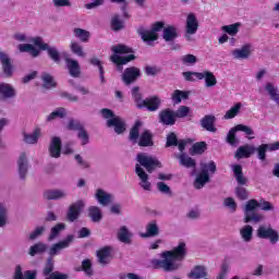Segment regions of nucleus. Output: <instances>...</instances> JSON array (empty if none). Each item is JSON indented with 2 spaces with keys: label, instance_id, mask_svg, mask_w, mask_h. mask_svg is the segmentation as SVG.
Segmentation results:
<instances>
[{
  "label": "nucleus",
  "instance_id": "obj_1",
  "mask_svg": "<svg viewBox=\"0 0 279 279\" xmlns=\"http://www.w3.org/2000/svg\"><path fill=\"white\" fill-rule=\"evenodd\" d=\"M136 161L138 163L135 165V173L140 178V186L144 191H151V182H149V174L147 173H154L156 169H162V162L155 156L145 153L137 154Z\"/></svg>",
  "mask_w": 279,
  "mask_h": 279
},
{
  "label": "nucleus",
  "instance_id": "obj_2",
  "mask_svg": "<svg viewBox=\"0 0 279 279\" xmlns=\"http://www.w3.org/2000/svg\"><path fill=\"white\" fill-rule=\"evenodd\" d=\"M186 256V243L181 242L172 251L161 253L163 259H153L151 265L155 269H163V271H177L182 267V260Z\"/></svg>",
  "mask_w": 279,
  "mask_h": 279
},
{
  "label": "nucleus",
  "instance_id": "obj_3",
  "mask_svg": "<svg viewBox=\"0 0 279 279\" xmlns=\"http://www.w3.org/2000/svg\"><path fill=\"white\" fill-rule=\"evenodd\" d=\"M141 125L142 123L140 121L135 122L130 131L129 140L133 145L137 143L140 147H154V134L149 130H146L140 135Z\"/></svg>",
  "mask_w": 279,
  "mask_h": 279
},
{
  "label": "nucleus",
  "instance_id": "obj_4",
  "mask_svg": "<svg viewBox=\"0 0 279 279\" xmlns=\"http://www.w3.org/2000/svg\"><path fill=\"white\" fill-rule=\"evenodd\" d=\"M132 97L137 108H147L149 112H156V110L160 108V98L158 96H153L150 98L143 99L141 88L138 86L132 88Z\"/></svg>",
  "mask_w": 279,
  "mask_h": 279
},
{
  "label": "nucleus",
  "instance_id": "obj_5",
  "mask_svg": "<svg viewBox=\"0 0 279 279\" xmlns=\"http://www.w3.org/2000/svg\"><path fill=\"white\" fill-rule=\"evenodd\" d=\"M165 22H155L151 26V29H146L143 26L137 28V34L141 36L142 40L147 45H154V41L158 40V32L165 29Z\"/></svg>",
  "mask_w": 279,
  "mask_h": 279
},
{
  "label": "nucleus",
  "instance_id": "obj_6",
  "mask_svg": "<svg viewBox=\"0 0 279 279\" xmlns=\"http://www.w3.org/2000/svg\"><path fill=\"white\" fill-rule=\"evenodd\" d=\"M217 171V165L215 161H209L208 163L206 162H201V173L196 177L194 186L195 189H204L208 182H210V175L209 173H215Z\"/></svg>",
  "mask_w": 279,
  "mask_h": 279
},
{
  "label": "nucleus",
  "instance_id": "obj_7",
  "mask_svg": "<svg viewBox=\"0 0 279 279\" xmlns=\"http://www.w3.org/2000/svg\"><path fill=\"white\" fill-rule=\"evenodd\" d=\"M258 201L250 199L244 205V223H260L264 217L263 214L256 211L258 208Z\"/></svg>",
  "mask_w": 279,
  "mask_h": 279
},
{
  "label": "nucleus",
  "instance_id": "obj_8",
  "mask_svg": "<svg viewBox=\"0 0 279 279\" xmlns=\"http://www.w3.org/2000/svg\"><path fill=\"white\" fill-rule=\"evenodd\" d=\"M29 43H33L35 47H39L41 51H47L48 57L52 59L56 63L60 62V51L58 50V48L49 46V44H45L41 37H35L31 39Z\"/></svg>",
  "mask_w": 279,
  "mask_h": 279
},
{
  "label": "nucleus",
  "instance_id": "obj_9",
  "mask_svg": "<svg viewBox=\"0 0 279 279\" xmlns=\"http://www.w3.org/2000/svg\"><path fill=\"white\" fill-rule=\"evenodd\" d=\"M236 132H244V134H246V136H252L254 135V129L250 128L247 125L244 124H238L234 128H232L228 135H227V143H229V145H232V147H236V145H239V140L236 138Z\"/></svg>",
  "mask_w": 279,
  "mask_h": 279
},
{
  "label": "nucleus",
  "instance_id": "obj_10",
  "mask_svg": "<svg viewBox=\"0 0 279 279\" xmlns=\"http://www.w3.org/2000/svg\"><path fill=\"white\" fill-rule=\"evenodd\" d=\"M73 241H75V235L69 234L63 240L52 244L48 253L49 258H53V256H58V254H60L62 250H66L68 247H71V244H73Z\"/></svg>",
  "mask_w": 279,
  "mask_h": 279
},
{
  "label": "nucleus",
  "instance_id": "obj_11",
  "mask_svg": "<svg viewBox=\"0 0 279 279\" xmlns=\"http://www.w3.org/2000/svg\"><path fill=\"white\" fill-rule=\"evenodd\" d=\"M85 207L86 203L83 199H78L69 206L66 219L70 221V223H73V221H77V219H80V215H82V210H84Z\"/></svg>",
  "mask_w": 279,
  "mask_h": 279
},
{
  "label": "nucleus",
  "instance_id": "obj_12",
  "mask_svg": "<svg viewBox=\"0 0 279 279\" xmlns=\"http://www.w3.org/2000/svg\"><path fill=\"white\" fill-rule=\"evenodd\" d=\"M138 77H141V69L136 66L126 68L122 73V82L125 86H131Z\"/></svg>",
  "mask_w": 279,
  "mask_h": 279
},
{
  "label": "nucleus",
  "instance_id": "obj_13",
  "mask_svg": "<svg viewBox=\"0 0 279 279\" xmlns=\"http://www.w3.org/2000/svg\"><path fill=\"white\" fill-rule=\"evenodd\" d=\"M258 239H268L270 243H278L279 235L278 231L274 230L271 227L260 226L257 229Z\"/></svg>",
  "mask_w": 279,
  "mask_h": 279
},
{
  "label": "nucleus",
  "instance_id": "obj_14",
  "mask_svg": "<svg viewBox=\"0 0 279 279\" xmlns=\"http://www.w3.org/2000/svg\"><path fill=\"white\" fill-rule=\"evenodd\" d=\"M53 257H48L43 271V275L46 277V279H66V275H62L58 271L53 272Z\"/></svg>",
  "mask_w": 279,
  "mask_h": 279
},
{
  "label": "nucleus",
  "instance_id": "obj_15",
  "mask_svg": "<svg viewBox=\"0 0 279 279\" xmlns=\"http://www.w3.org/2000/svg\"><path fill=\"white\" fill-rule=\"evenodd\" d=\"M0 63L2 64V71L5 77H12L14 74V65H12V59L8 53L0 51Z\"/></svg>",
  "mask_w": 279,
  "mask_h": 279
},
{
  "label": "nucleus",
  "instance_id": "obj_16",
  "mask_svg": "<svg viewBox=\"0 0 279 279\" xmlns=\"http://www.w3.org/2000/svg\"><path fill=\"white\" fill-rule=\"evenodd\" d=\"M16 97V88L10 83H0V101L14 99Z\"/></svg>",
  "mask_w": 279,
  "mask_h": 279
},
{
  "label": "nucleus",
  "instance_id": "obj_17",
  "mask_svg": "<svg viewBox=\"0 0 279 279\" xmlns=\"http://www.w3.org/2000/svg\"><path fill=\"white\" fill-rule=\"evenodd\" d=\"M48 151L51 158H60L62 155V140L58 136L51 137Z\"/></svg>",
  "mask_w": 279,
  "mask_h": 279
},
{
  "label": "nucleus",
  "instance_id": "obj_18",
  "mask_svg": "<svg viewBox=\"0 0 279 279\" xmlns=\"http://www.w3.org/2000/svg\"><path fill=\"white\" fill-rule=\"evenodd\" d=\"M17 171L20 180H25L27 178V171H29V160H27V155L22 153L17 159Z\"/></svg>",
  "mask_w": 279,
  "mask_h": 279
},
{
  "label": "nucleus",
  "instance_id": "obj_19",
  "mask_svg": "<svg viewBox=\"0 0 279 279\" xmlns=\"http://www.w3.org/2000/svg\"><path fill=\"white\" fill-rule=\"evenodd\" d=\"M96 256L98 258V263L106 267V265H110V260H112V246H105L97 251Z\"/></svg>",
  "mask_w": 279,
  "mask_h": 279
},
{
  "label": "nucleus",
  "instance_id": "obj_20",
  "mask_svg": "<svg viewBox=\"0 0 279 279\" xmlns=\"http://www.w3.org/2000/svg\"><path fill=\"white\" fill-rule=\"evenodd\" d=\"M255 149L257 151V158L259 160H266L267 151H277L279 149V141L272 144H262Z\"/></svg>",
  "mask_w": 279,
  "mask_h": 279
},
{
  "label": "nucleus",
  "instance_id": "obj_21",
  "mask_svg": "<svg viewBox=\"0 0 279 279\" xmlns=\"http://www.w3.org/2000/svg\"><path fill=\"white\" fill-rule=\"evenodd\" d=\"M66 197H69V192H66V190H46L44 192V199H47L48 202L66 199Z\"/></svg>",
  "mask_w": 279,
  "mask_h": 279
},
{
  "label": "nucleus",
  "instance_id": "obj_22",
  "mask_svg": "<svg viewBox=\"0 0 279 279\" xmlns=\"http://www.w3.org/2000/svg\"><path fill=\"white\" fill-rule=\"evenodd\" d=\"M133 236H134V233H132V231H130L128 226H122L118 229L117 239H118V241H120V243L130 245V244H132Z\"/></svg>",
  "mask_w": 279,
  "mask_h": 279
},
{
  "label": "nucleus",
  "instance_id": "obj_23",
  "mask_svg": "<svg viewBox=\"0 0 279 279\" xmlns=\"http://www.w3.org/2000/svg\"><path fill=\"white\" fill-rule=\"evenodd\" d=\"M95 197L100 206H110L114 199L112 194L106 192L102 189L96 190Z\"/></svg>",
  "mask_w": 279,
  "mask_h": 279
},
{
  "label": "nucleus",
  "instance_id": "obj_24",
  "mask_svg": "<svg viewBox=\"0 0 279 279\" xmlns=\"http://www.w3.org/2000/svg\"><path fill=\"white\" fill-rule=\"evenodd\" d=\"M175 112L171 109H166L159 112V122L162 125H175Z\"/></svg>",
  "mask_w": 279,
  "mask_h": 279
},
{
  "label": "nucleus",
  "instance_id": "obj_25",
  "mask_svg": "<svg viewBox=\"0 0 279 279\" xmlns=\"http://www.w3.org/2000/svg\"><path fill=\"white\" fill-rule=\"evenodd\" d=\"M162 38L166 43H173L178 36H180V33L178 31V26L175 25H167L162 29Z\"/></svg>",
  "mask_w": 279,
  "mask_h": 279
},
{
  "label": "nucleus",
  "instance_id": "obj_26",
  "mask_svg": "<svg viewBox=\"0 0 279 279\" xmlns=\"http://www.w3.org/2000/svg\"><path fill=\"white\" fill-rule=\"evenodd\" d=\"M65 64L71 77H80L82 75V69L77 60L65 58Z\"/></svg>",
  "mask_w": 279,
  "mask_h": 279
},
{
  "label": "nucleus",
  "instance_id": "obj_27",
  "mask_svg": "<svg viewBox=\"0 0 279 279\" xmlns=\"http://www.w3.org/2000/svg\"><path fill=\"white\" fill-rule=\"evenodd\" d=\"M252 54V45L246 44L242 46L240 49H234L232 51V56L234 60H247L250 56Z\"/></svg>",
  "mask_w": 279,
  "mask_h": 279
},
{
  "label": "nucleus",
  "instance_id": "obj_28",
  "mask_svg": "<svg viewBox=\"0 0 279 279\" xmlns=\"http://www.w3.org/2000/svg\"><path fill=\"white\" fill-rule=\"evenodd\" d=\"M107 128H114L116 134H123L125 132V121L121 117L107 120Z\"/></svg>",
  "mask_w": 279,
  "mask_h": 279
},
{
  "label": "nucleus",
  "instance_id": "obj_29",
  "mask_svg": "<svg viewBox=\"0 0 279 279\" xmlns=\"http://www.w3.org/2000/svg\"><path fill=\"white\" fill-rule=\"evenodd\" d=\"M198 27L199 23L197 22V17L195 14L190 13L185 22V32H187V34H197Z\"/></svg>",
  "mask_w": 279,
  "mask_h": 279
},
{
  "label": "nucleus",
  "instance_id": "obj_30",
  "mask_svg": "<svg viewBox=\"0 0 279 279\" xmlns=\"http://www.w3.org/2000/svg\"><path fill=\"white\" fill-rule=\"evenodd\" d=\"M160 234V227H158V223L153 220L146 225V232L142 233L141 236L143 239H149L151 236H158Z\"/></svg>",
  "mask_w": 279,
  "mask_h": 279
},
{
  "label": "nucleus",
  "instance_id": "obj_31",
  "mask_svg": "<svg viewBox=\"0 0 279 279\" xmlns=\"http://www.w3.org/2000/svg\"><path fill=\"white\" fill-rule=\"evenodd\" d=\"M113 64H118L119 71L123 70V64H128V62H132V60H136V56L129 54L128 57H120L119 54H113L110 58Z\"/></svg>",
  "mask_w": 279,
  "mask_h": 279
},
{
  "label": "nucleus",
  "instance_id": "obj_32",
  "mask_svg": "<svg viewBox=\"0 0 279 279\" xmlns=\"http://www.w3.org/2000/svg\"><path fill=\"white\" fill-rule=\"evenodd\" d=\"M208 271L205 266L197 265L194 266L193 269L187 274V278L190 279H204L207 278Z\"/></svg>",
  "mask_w": 279,
  "mask_h": 279
},
{
  "label": "nucleus",
  "instance_id": "obj_33",
  "mask_svg": "<svg viewBox=\"0 0 279 279\" xmlns=\"http://www.w3.org/2000/svg\"><path fill=\"white\" fill-rule=\"evenodd\" d=\"M233 175L240 186H247V178L243 174V167L241 165H234L232 167Z\"/></svg>",
  "mask_w": 279,
  "mask_h": 279
},
{
  "label": "nucleus",
  "instance_id": "obj_34",
  "mask_svg": "<svg viewBox=\"0 0 279 279\" xmlns=\"http://www.w3.org/2000/svg\"><path fill=\"white\" fill-rule=\"evenodd\" d=\"M215 121H217L215 116H205L201 120V126L207 132H217V128H215Z\"/></svg>",
  "mask_w": 279,
  "mask_h": 279
},
{
  "label": "nucleus",
  "instance_id": "obj_35",
  "mask_svg": "<svg viewBox=\"0 0 279 279\" xmlns=\"http://www.w3.org/2000/svg\"><path fill=\"white\" fill-rule=\"evenodd\" d=\"M87 216L94 223H99V221L104 219V214L101 213V208L97 206H89L87 209Z\"/></svg>",
  "mask_w": 279,
  "mask_h": 279
},
{
  "label": "nucleus",
  "instance_id": "obj_36",
  "mask_svg": "<svg viewBox=\"0 0 279 279\" xmlns=\"http://www.w3.org/2000/svg\"><path fill=\"white\" fill-rule=\"evenodd\" d=\"M17 49L21 53H29L32 58H38L40 56V50L36 49L32 44H20Z\"/></svg>",
  "mask_w": 279,
  "mask_h": 279
},
{
  "label": "nucleus",
  "instance_id": "obj_37",
  "mask_svg": "<svg viewBox=\"0 0 279 279\" xmlns=\"http://www.w3.org/2000/svg\"><path fill=\"white\" fill-rule=\"evenodd\" d=\"M178 159L181 167H185L186 169H195V167H197V162L195 161V159L189 157V155L184 153L179 155Z\"/></svg>",
  "mask_w": 279,
  "mask_h": 279
},
{
  "label": "nucleus",
  "instance_id": "obj_38",
  "mask_svg": "<svg viewBox=\"0 0 279 279\" xmlns=\"http://www.w3.org/2000/svg\"><path fill=\"white\" fill-rule=\"evenodd\" d=\"M254 151H256V148H254V146H241L235 151V158H238V160H241V158H250V156L254 154Z\"/></svg>",
  "mask_w": 279,
  "mask_h": 279
},
{
  "label": "nucleus",
  "instance_id": "obj_39",
  "mask_svg": "<svg viewBox=\"0 0 279 279\" xmlns=\"http://www.w3.org/2000/svg\"><path fill=\"white\" fill-rule=\"evenodd\" d=\"M14 279H36V270H26L23 276V268L21 265L15 267Z\"/></svg>",
  "mask_w": 279,
  "mask_h": 279
},
{
  "label": "nucleus",
  "instance_id": "obj_40",
  "mask_svg": "<svg viewBox=\"0 0 279 279\" xmlns=\"http://www.w3.org/2000/svg\"><path fill=\"white\" fill-rule=\"evenodd\" d=\"M66 230V225L64 222H59L54 227L50 229V234L48 236V241H53L60 236L62 232Z\"/></svg>",
  "mask_w": 279,
  "mask_h": 279
},
{
  "label": "nucleus",
  "instance_id": "obj_41",
  "mask_svg": "<svg viewBox=\"0 0 279 279\" xmlns=\"http://www.w3.org/2000/svg\"><path fill=\"white\" fill-rule=\"evenodd\" d=\"M265 90L269 95L270 99L279 107V93L278 87L274 83H266Z\"/></svg>",
  "mask_w": 279,
  "mask_h": 279
},
{
  "label": "nucleus",
  "instance_id": "obj_42",
  "mask_svg": "<svg viewBox=\"0 0 279 279\" xmlns=\"http://www.w3.org/2000/svg\"><path fill=\"white\" fill-rule=\"evenodd\" d=\"M23 136L24 143H27V145H36L38 138H40V129H35L31 134L24 133Z\"/></svg>",
  "mask_w": 279,
  "mask_h": 279
},
{
  "label": "nucleus",
  "instance_id": "obj_43",
  "mask_svg": "<svg viewBox=\"0 0 279 279\" xmlns=\"http://www.w3.org/2000/svg\"><path fill=\"white\" fill-rule=\"evenodd\" d=\"M203 75V80H205V86L207 88H213V86H217V77H215V74L210 71H204L201 72Z\"/></svg>",
  "mask_w": 279,
  "mask_h": 279
},
{
  "label": "nucleus",
  "instance_id": "obj_44",
  "mask_svg": "<svg viewBox=\"0 0 279 279\" xmlns=\"http://www.w3.org/2000/svg\"><path fill=\"white\" fill-rule=\"evenodd\" d=\"M64 117H66V109L59 107L46 118V121L51 122L56 121V119H64Z\"/></svg>",
  "mask_w": 279,
  "mask_h": 279
},
{
  "label": "nucleus",
  "instance_id": "obj_45",
  "mask_svg": "<svg viewBox=\"0 0 279 279\" xmlns=\"http://www.w3.org/2000/svg\"><path fill=\"white\" fill-rule=\"evenodd\" d=\"M206 149H208L206 142H198L192 145V147L190 148V155L191 156L202 155L204 154V151H206Z\"/></svg>",
  "mask_w": 279,
  "mask_h": 279
},
{
  "label": "nucleus",
  "instance_id": "obj_46",
  "mask_svg": "<svg viewBox=\"0 0 279 279\" xmlns=\"http://www.w3.org/2000/svg\"><path fill=\"white\" fill-rule=\"evenodd\" d=\"M240 234L245 243H250L254 234V228H252V226L250 225H246L242 229H240Z\"/></svg>",
  "mask_w": 279,
  "mask_h": 279
},
{
  "label": "nucleus",
  "instance_id": "obj_47",
  "mask_svg": "<svg viewBox=\"0 0 279 279\" xmlns=\"http://www.w3.org/2000/svg\"><path fill=\"white\" fill-rule=\"evenodd\" d=\"M47 244L45 243H36L35 245L29 247V256H36V254H45V252H47Z\"/></svg>",
  "mask_w": 279,
  "mask_h": 279
},
{
  "label": "nucleus",
  "instance_id": "obj_48",
  "mask_svg": "<svg viewBox=\"0 0 279 279\" xmlns=\"http://www.w3.org/2000/svg\"><path fill=\"white\" fill-rule=\"evenodd\" d=\"M185 82H197V80H204V75H202V72H183L182 73Z\"/></svg>",
  "mask_w": 279,
  "mask_h": 279
},
{
  "label": "nucleus",
  "instance_id": "obj_49",
  "mask_svg": "<svg viewBox=\"0 0 279 279\" xmlns=\"http://www.w3.org/2000/svg\"><path fill=\"white\" fill-rule=\"evenodd\" d=\"M171 99L173 104H182V99H189V92H182L180 89H175L172 93Z\"/></svg>",
  "mask_w": 279,
  "mask_h": 279
},
{
  "label": "nucleus",
  "instance_id": "obj_50",
  "mask_svg": "<svg viewBox=\"0 0 279 279\" xmlns=\"http://www.w3.org/2000/svg\"><path fill=\"white\" fill-rule=\"evenodd\" d=\"M74 36L80 38L82 43H88V39L90 38V32L83 28H74Z\"/></svg>",
  "mask_w": 279,
  "mask_h": 279
},
{
  "label": "nucleus",
  "instance_id": "obj_51",
  "mask_svg": "<svg viewBox=\"0 0 279 279\" xmlns=\"http://www.w3.org/2000/svg\"><path fill=\"white\" fill-rule=\"evenodd\" d=\"M70 49L72 53L78 56V58H86V52H84V48L78 43L72 41L70 45Z\"/></svg>",
  "mask_w": 279,
  "mask_h": 279
},
{
  "label": "nucleus",
  "instance_id": "obj_52",
  "mask_svg": "<svg viewBox=\"0 0 279 279\" xmlns=\"http://www.w3.org/2000/svg\"><path fill=\"white\" fill-rule=\"evenodd\" d=\"M41 81L44 82V88H56V83L51 74L44 72L41 74Z\"/></svg>",
  "mask_w": 279,
  "mask_h": 279
},
{
  "label": "nucleus",
  "instance_id": "obj_53",
  "mask_svg": "<svg viewBox=\"0 0 279 279\" xmlns=\"http://www.w3.org/2000/svg\"><path fill=\"white\" fill-rule=\"evenodd\" d=\"M240 27H241V23L225 25L222 26V32H226V34H229V36H236L239 34Z\"/></svg>",
  "mask_w": 279,
  "mask_h": 279
},
{
  "label": "nucleus",
  "instance_id": "obj_54",
  "mask_svg": "<svg viewBox=\"0 0 279 279\" xmlns=\"http://www.w3.org/2000/svg\"><path fill=\"white\" fill-rule=\"evenodd\" d=\"M242 106L243 105L241 102L235 104L233 107H231V109L226 112L225 119H234V117H236V114H239V112L241 111Z\"/></svg>",
  "mask_w": 279,
  "mask_h": 279
},
{
  "label": "nucleus",
  "instance_id": "obj_55",
  "mask_svg": "<svg viewBox=\"0 0 279 279\" xmlns=\"http://www.w3.org/2000/svg\"><path fill=\"white\" fill-rule=\"evenodd\" d=\"M123 21L121 17H119V15H116L111 19V29H113V32H119L123 29Z\"/></svg>",
  "mask_w": 279,
  "mask_h": 279
},
{
  "label": "nucleus",
  "instance_id": "obj_56",
  "mask_svg": "<svg viewBox=\"0 0 279 279\" xmlns=\"http://www.w3.org/2000/svg\"><path fill=\"white\" fill-rule=\"evenodd\" d=\"M181 62L186 66H191L197 63V57L195 54H184L181 57Z\"/></svg>",
  "mask_w": 279,
  "mask_h": 279
},
{
  "label": "nucleus",
  "instance_id": "obj_57",
  "mask_svg": "<svg viewBox=\"0 0 279 279\" xmlns=\"http://www.w3.org/2000/svg\"><path fill=\"white\" fill-rule=\"evenodd\" d=\"M77 138L81 141V145H88V143H90V136L86 129H82L77 132Z\"/></svg>",
  "mask_w": 279,
  "mask_h": 279
},
{
  "label": "nucleus",
  "instance_id": "obj_58",
  "mask_svg": "<svg viewBox=\"0 0 279 279\" xmlns=\"http://www.w3.org/2000/svg\"><path fill=\"white\" fill-rule=\"evenodd\" d=\"M235 195L238 199L243 202L250 197V192H247V190L243 186H238L235 187Z\"/></svg>",
  "mask_w": 279,
  "mask_h": 279
},
{
  "label": "nucleus",
  "instance_id": "obj_59",
  "mask_svg": "<svg viewBox=\"0 0 279 279\" xmlns=\"http://www.w3.org/2000/svg\"><path fill=\"white\" fill-rule=\"evenodd\" d=\"M189 112H191V108L186 106H181L179 107L177 112H174V117L178 119H184L185 117H189Z\"/></svg>",
  "mask_w": 279,
  "mask_h": 279
},
{
  "label": "nucleus",
  "instance_id": "obj_60",
  "mask_svg": "<svg viewBox=\"0 0 279 279\" xmlns=\"http://www.w3.org/2000/svg\"><path fill=\"white\" fill-rule=\"evenodd\" d=\"M111 51H113V53H132V48L119 44L118 46H113Z\"/></svg>",
  "mask_w": 279,
  "mask_h": 279
},
{
  "label": "nucleus",
  "instance_id": "obj_61",
  "mask_svg": "<svg viewBox=\"0 0 279 279\" xmlns=\"http://www.w3.org/2000/svg\"><path fill=\"white\" fill-rule=\"evenodd\" d=\"M157 190L159 191V193H162V195H171L172 194L171 187L162 181L157 183Z\"/></svg>",
  "mask_w": 279,
  "mask_h": 279
},
{
  "label": "nucleus",
  "instance_id": "obj_62",
  "mask_svg": "<svg viewBox=\"0 0 279 279\" xmlns=\"http://www.w3.org/2000/svg\"><path fill=\"white\" fill-rule=\"evenodd\" d=\"M166 147H178V136L175 133L168 134Z\"/></svg>",
  "mask_w": 279,
  "mask_h": 279
},
{
  "label": "nucleus",
  "instance_id": "obj_63",
  "mask_svg": "<svg viewBox=\"0 0 279 279\" xmlns=\"http://www.w3.org/2000/svg\"><path fill=\"white\" fill-rule=\"evenodd\" d=\"M82 270L85 271L86 276H93V264L89 259H84L82 262Z\"/></svg>",
  "mask_w": 279,
  "mask_h": 279
},
{
  "label": "nucleus",
  "instance_id": "obj_64",
  "mask_svg": "<svg viewBox=\"0 0 279 279\" xmlns=\"http://www.w3.org/2000/svg\"><path fill=\"white\" fill-rule=\"evenodd\" d=\"M258 208H260V210H264V211L274 210V204L265 199H260L258 202Z\"/></svg>",
  "mask_w": 279,
  "mask_h": 279
}]
</instances>
